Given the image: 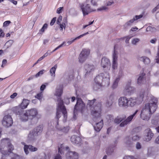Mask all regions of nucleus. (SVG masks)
I'll use <instances>...</instances> for the list:
<instances>
[{
	"mask_svg": "<svg viewBox=\"0 0 159 159\" xmlns=\"http://www.w3.org/2000/svg\"><path fill=\"white\" fill-rule=\"evenodd\" d=\"M0 146V151L3 155L2 159H22L20 156L12 152L14 147L8 138L2 139Z\"/></svg>",
	"mask_w": 159,
	"mask_h": 159,
	"instance_id": "obj_1",
	"label": "nucleus"
},
{
	"mask_svg": "<svg viewBox=\"0 0 159 159\" xmlns=\"http://www.w3.org/2000/svg\"><path fill=\"white\" fill-rule=\"evenodd\" d=\"M158 100L153 97L149 102L145 104L141 112V118L143 120H148L152 114L153 113L157 108V103Z\"/></svg>",
	"mask_w": 159,
	"mask_h": 159,
	"instance_id": "obj_2",
	"label": "nucleus"
},
{
	"mask_svg": "<svg viewBox=\"0 0 159 159\" xmlns=\"http://www.w3.org/2000/svg\"><path fill=\"white\" fill-rule=\"evenodd\" d=\"M91 114L93 116V120L96 122L93 126L95 131L98 132L100 131L103 126V120L101 118L100 107L99 105L98 107L92 108Z\"/></svg>",
	"mask_w": 159,
	"mask_h": 159,
	"instance_id": "obj_3",
	"label": "nucleus"
},
{
	"mask_svg": "<svg viewBox=\"0 0 159 159\" xmlns=\"http://www.w3.org/2000/svg\"><path fill=\"white\" fill-rule=\"evenodd\" d=\"M58 152L61 154H64L66 152V157L67 159H78L79 158L78 154L75 152H72L69 150L68 147H65L63 144H61L58 146Z\"/></svg>",
	"mask_w": 159,
	"mask_h": 159,
	"instance_id": "obj_4",
	"label": "nucleus"
},
{
	"mask_svg": "<svg viewBox=\"0 0 159 159\" xmlns=\"http://www.w3.org/2000/svg\"><path fill=\"white\" fill-rule=\"evenodd\" d=\"M95 83L97 84L98 87L101 86L104 83V86H108L110 84V77L107 72L101 73L96 76L94 79Z\"/></svg>",
	"mask_w": 159,
	"mask_h": 159,
	"instance_id": "obj_5",
	"label": "nucleus"
},
{
	"mask_svg": "<svg viewBox=\"0 0 159 159\" xmlns=\"http://www.w3.org/2000/svg\"><path fill=\"white\" fill-rule=\"evenodd\" d=\"M145 94V91L142 89L137 97H130L128 98V107H134L137 104H139L143 101Z\"/></svg>",
	"mask_w": 159,
	"mask_h": 159,
	"instance_id": "obj_6",
	"label": "nucleus"
},
{
	"mask_svg": "<svg viewBox=\"0 0 159 159\" xmlns=\"http://www.w3.org/2000/svg\"><path fill=\"white\" fill-rule=\"evenodd\" d=\"M38 113L36 109L32 108L25 111L19 115V117L22 121H26L29 119L32 120L35 117Z\"/></svg>",
	"mask_w": 159,
	"mask_h": 159,
	"instance_id": "obj_7",
	"label": "nucleus"
},
{
	"mask_svg": "<svg viewBox=\"0 0 159 159\" xmlns=\"http://www.w3.org/2000/svg\"><path fill=\"white\" fill-rule=\"evenodd\" d=\"M138 111V110H136L132 115L129 116L126 119V116H117L115 118L114 120V122L119 124L124 120L120 124V126L121 127H124L125 126L130 123Z\"/></svg>",
	"mask_w": 159,
	"mask_h": 159,
	"instance_id": "obj_8",
	"label": "nucleus"
},
{
	"mask_svg": "<svg viewBox=\"0 0 159 159\" xmlns=\"http://www.w3.org/2000/svg\"><path fill=\"white\" fill-rule=\"evenodd\" d=\"M58 105L57 108L56 118L57 120L61 117L62 112L64 118H67V114L66 109L63 105V101L61 99L58 100Z\"/></svg>",
	"mask_w": 159,
	"mask_h": 159,
	"instance_id": "obj_9",
	"label": "nucleus"
},
{
	"mask_svg": "<svg viewBox=\"0 0 159 159\" xmlns=\"http://www.w3.org/2000/svg\"><path fill=\"white\" fill-rule=\"evenodd\" d=\"M30 102L29 100L23 99L22 103L19 106L12 108L13 111L16 114L20 115L25 111L24 109L26 108Z\"/></svg>",
	"mask_w": 159,
	"mask_h": 159,
	"instance_id": "obj_10",
	"label": "nucleus"
},
{
	"mask_svg": "<svg viewBox=\"0 0 159 159\" xmlns=\"http://www.w3.org/2000/svg\"><path fill=\"white\" fill-rule=\"evenodd\" d=\"M85 108V105L82 100L80 98L77 99V102L75 104L74 111V118L76 117V112L78 110L81 111L82 112Z\"/></svg>",
	"mask_w": 159,
	"mask_h": 159,
	"instance_id": "obj_11",
	"label": "nucleus"
},
{
	"mask_svg": "<svg viewBox=\"0 0 159 159\" xmlns=\"http://www.w3.org/2000/svg\"><path fill=\"white\" fill-rule=\"evenodd\" d=\"M2 124L6 127H9L13 124V120L11 116L9 114L5 115L2 120Z\"/></svg>",
	"mask_w": 159,
	"mask_h": 159,
	"instance_id": "obj_12",
	"label": "nucleus"
},
{
	"mask_svg": "<svg viewBox=\"0 0 159 159\" xmlns=\"http://www.w3.org/2000/svg\"><path fill=\"white\" fill-rule=\"evenodd\" d=\"M131 84V81L129 80L125 86L123 90V93L125 95H130L131 93H133L134 91V88L130 86Z\"/></svg>",
	"mask_w": 159,
	"mask_h": 159,
	"instance_id": "obj_13",
	"label": "nucleus"
},
{
	"mask_svg": "<svg viewBox=\"0 0 159 159\" xmlns=\"http://www.w3.org/2000/svg\"><path fill=\"white\" fill-rule=\"evenodd\" d=\"M117 60L118 52L115 50V46H114L112 55V69L113 70L117 69L118 66Z\"/></svg>",
	"mask_w": 159,
	"mask_h": 159,
	"instance_id": "obj_14",
	"label": "nucleus"
},
{
	"mask_svg": "<svg viewBox=\"0 0 159 159\" xmlns=\"http://www.w3.org/2000/svg\"><path fill=\"white\" fill-rule=\"evenodd\" d=\"M90 53V51L88 49H84L81 52L79 57V61L80 63L84 62Z\"/></svg>",
	"mask_w": 159,
	"mask_h": 159,
	"instance_id": "obj_15",
	"label": "nucleus"
},
{
	"mask_svg": "<svg viewBox=\"0 0 159 159\" xmlns=\"http://www.w3.org/2000/svg\"><path fill=\"white\" fill-rule=\"evenodd\" d=\"M128 104V98L125 96L121 97L118 99V106L120 107L127 108Z\"/></svg>",
	"mask_w": 159,
	"mask_h": 159,
	"instance_id": "obj_16",
	"label": "nucleus"
},
{
	"mask_svg": "<svg viewBox=\"0 0 159 159\" xmlns=\"http://www.w3.org/2000/svg\"><path fill=\"white\" fill-rule=\"evenodd\" d=\"M145 135L143 138L144 141L148 142L151 140L153 137L154 134L150 129L148 128L145 130Z\"/></svg>",
	"mask_w": 159,
	"mask_h": 159,
	"instance_id": "obj_17",
	"label": "nucleus"
},
{
	"mask_svg": "<svg viewBox=\"0 0 159 159\" xmlns=\"http://www.w3.org/2000/svg\"><path fill=\"white\" fill-rule=\"evenodd\" d=\"M111 63L110 60L107 57H104L101 59V65L103 68L110 66Z\"/></svg>",
	"mask_w": 159,
	"mask_h": 159,
	"instance_id": "obj_18",
	"label": "nucleus"
},
{
	"mask_svg": "<svg viewBox=\"0 0 159 159\" xmlns=\"http://www.w3.org/2000/svg\"><path fill=\"white\" fill-rule=\"evenodd\" d=\"M28 149H29L30 151L32 152L36 151L38 150V149L37 148L34 147L32 145H25L24 148V149L25 153L26 155L28 154L29 153Z\"/></svg>",
	"mask_w": 159,
	"mask_h": 159,
	"instance_id": "obj_19",
	"label": "nucleus"
},
{
	"mask_svg": "<svg viewBox=\"0 0 159 159\" xmlns=\"http://www.w3.org/2000/svg\"><path fill=\"white\" fill-rule=\"evenodd\" d=\"M84 67L86 71V75L93 72L95 69L94 66L92 64H86L85 65Z\"/></svg>",
	"mask_w": 159,
	"mask_h": 159,
	"instance_id": "obj_20",
	"label": "nucleus"
},
{
	"mask_svg": "<svg viewBox=\"0 0 159 159\" xmlns=\"http://www.w3.org/2000/svg\"><path fill=\"white\" fill-rule=\"evenodd\" d=\"M96 99H93L92 100H89L88 101V104L87 105V107H90V110H91V112L92 111V108H95L96 107H98L99 106V105L100 106V109L101 111V104L100 103H98L97 105H95V106H93V105L94 103V102L96 101Z\"/></svg>",
	"mask_w": 159,
	"mask_h": 159,
	"instance_id": "obj_21",
	"label": "nucleus"
},
{
	"mask_svg": "<svg viewBox=\"0 0 159 159\" xmlns=\"http://www.w3.org/2000/svg\"><path fill=\"white\" fill-rule=\"evenodd\" d=\"M71 142L73 144H79L81 143V139L78 136L73 135L70 138Z\"/></svg>",
	"mask_w": 159,
	"mask_h": 159,
	"instance_id": "obj_22",
	"label": "nucleus"
},
{
	"mask_svg": "<svg viewBox=\"0 0 159 159\" xmlns=\"http://www.w3.org/2000/svg\"><path fill=\"white\" fill-rule=\"evenodd\" d=\"M38 135L33 130L30 131L28 135V139L31 141L35 140Z\"/></svg>",
	"mask_w": 159,
	"mask_h": 159,
	"instance_id": "obj_23",
	"label": "nucleus"
},
{
	"mask_svg": "<svg viewBox=\"0 0 159 159\" xmlns=\"http://www.w3.org/2000/svg\"><path fill=\"white\" fill-rule=\"evenodd\" d=\"M63 93V86L60 85L59 87H57L55 95L58 97H60L61 96Z\"/></svg>",
	"mask_w": 159,
	"mask_h": 159,
	"instance_id": "obj_24",
	"label": "nucleus"
},
{
	"mask_svg": "<svg viewBox=\"0 0 159 159\" xmlns=\"http://www.w3.org/2000/svg\"><path fill=\"white\" fill-rule=\"evenodd\" d=\"M145 75V73L143 72L140 74L139 77L137 80V82L138 84H140L143 83Z\"/></svg>",
	"mask_w": 159,
	"mask_h": 159,
	"instance_id": "obj_25",
	"label": "nucleus"
},
{
	"mask_svg": "<svg viewBox=\"0 0 159 159\" xmlns=\"http://www.w3.org/2000/svg\"><path fill=\"white\" fill-rule=\"evenodd\" d=\"M124 142L125 146L126 147H129L130 145L132 144L131 138H130L129 137H127L125 138Z\"/></svg>",
	"mask_w": 159,
	"mask_h": 159,
	"instance_id": "obj_26",
	"label": "nucleus"
},
{
	"mask_svg": "<svg viewBox=\"0 0 159 159\" xmlns=\"http://www.w3.org/2000/svg\"><path fill=\"white\" fill-rule=\"evenodd\" d=\"M43 129V128L42 126H39L34 128L33 131L38 135L42 132Z\"/></svg>",
	"mask_w": 159,
	"mask_h": 159,
	"instance_id": "obj_27",
	"label": "nucleus"
},
{
	"mask_svg": "<svg viewBox=\"0 0 159 159\" xmlns=\"http://www.w3.org/2000/svg\"><path fill=\"white\" fill-rule=\"evenodd\" d=\"M89 34L88 32H87L86 33H84L83 34H82L77 37L75 38L74 39H73L72 40L70 41H68L67 42V43L68 44V45H69L70 44H71L73 42H74L75 40H77L78 39H79L81 38V37H83L84 36H85V35L88 34Z\"/></svg>",
	"mask_w": 159,
	"mask_h": 159,
	"instance_id": "obj_28",
	"label": "nucleus"
},
{
	"mask_svg": "<svg viewBox=\"0 0 159 159\" xmlns=\"http://www.w3.org/2000/svg\"><path fill=\"white\" fill-rule=\"evenodd\" d=\"M57 68V64L55 65L53 67L51 68L50 70V74L52 76L55 77V72L56 71V69Z\"/></svg>",
	"mask_w": 159,
	"mask_h": 159,
	"instance_id": "obj_29",
	"label": "nucleus"
},
{
	"mask_svg": "<svg viewBox=\"0 0 159 159\" xmlns=\"http://www.w3.org/2000/svg\"><path fill=\"white\" fill-rule=\"evenodd\" d=\"M115 149V147L114 145L110 146L106 149V153L107 154L110 155L113 152Z\"/></svg>",
	"mask_w": 159,
	"mask_h": 159,
	"instance_id": "obj_30",
	"label": "nucleus"
},
{
	"mask_svg": "<svg viewBox=\"0 0 159 159\" xmlns=\"http://www.w3.org/2000/svg\"><path fill=\"white\" fill-rule=\"evenodd\" d=\"M139 60L143 62L145 64H148L150 62V59L147 57H140Z\"/></svg>",
	"mask_w": 159,
	"mask_h": 159,
	"instance_id": "obj_31",
	"label": "nucleus"
},
{
	"mask_svg": "<svg viewBox=\"0 0 159 159\" xmlns=\"http://www.w3.org/2000/svg\"><path fill=\"white\" fill-rule=\"evenodd\" d=\"M120 80L119 78H116L114 81L112 86V88L113 89H115L117 88L118 86V83Z\"/></svg>",
	"mask_w": 159,
	"mask_h": 159,
	"instance_id": "obj_32",
	"label": "nucleus"
},
{
	"mask_svg": "<svg viewBox=\"0 0 159 159\" xmlns=\"http://www.w3.org/2000/svg\"><path fill=\"white\" fill-rule=\"evenodd\" d=\"M134 20L133 19L127 22L124 25V27L125 29H126L128 27L131 26L132 23L134 22Z\"/></svg>",
	"mask_w": 159,
	"mask_h": 159,
	"instance_id": "obj_33",
	"label": "nucleus"
},
{
	"mask_svg": "<svg viewBox=\"0 0 159 159\" xmlns=\"http://www.w3.org/2000/svg\"><path fill=\"white\" fill-rule=\"evenodd\" d=\"M155 63H159V45L157 48V51L156 56L154 60Z\"/></svg>",
	"mask_w": 159,
	"mask_h": 159,
	"instance_id": "obj_34",
	"label": "nucleus"
},
{
	"mask_svg": "<svg viewBox=\"0 0 159 159\" xmlns=\"http://www.w3.org/2000/svg\"><path fill=\"white\" fill-rule=\"evenodd\" d=\"M35 97L39 100H41L43 97V92H41L39 93L35 96Z\"/></svg>",
	"mask_w": 159,
	"mask_h": 159,
	"instance_id": "obj_35",
	"label": "nucleus"
},
{
	"mask_svg": "<svg viewBox=\"0 0 159 159\" xmlns=\"http://www.w3.org/2000/svg\"><path fill=\"white\" fill-rule=\"evenodd\" d=\"M156 30L155 28L153 27H152L151 26H148L146 29V31L147 32L151 31L152 32H155Z\"/></svg>",
	"mask_w": 159,
	"mask_h": 159,
	"instance_id": "obj_36",
	"label": "nucleus"
},
{
	"mask_svg": "<svg viewBox=\"0 0 159 159\" xmlns=\"http://www.w3.org/2000/svg\"><path fill=\"white\" fill-rule=\"evenodd\" d=\"M59 25L60 27V30L61 31H62L63 28L64 29H65L66 25V24L64 22H62L61 24V23H60V24H58Z\"/></svg>",
	"mask_w": 159,
	"mask_h": 159,
	"instance_id": "obj_37",
	"label": "nucleus"
},
{
	"mask_svg": "<svg viewBox=\"0 0 159 159\" xmlns=\"http://www.w3.org/2000/svg\"><path fill=\"white\" fill-rule=\"evenodd\" d=\"M115 98V95L114 93H111L109 96L108 100L113 102Z\"/></svg>",
	"mask_w": 159,
	"mask_h": 159,
	"instance_id": "obj_38",
	"label": "nucleus"
},
{
	"mask_svg": "<svg viewBox=\"0 0 159 159\" xmlns=\"http://www.w3.org/2000/svg\"><path fill=\"white\" fill-rule=\"evenodd\" d=\"M47 157L45 154L43 156L39 155L38 156L34 158V159H47Z\"/></svg>",
	"mask_w": 159,
	"mask_h": 159,
	"instance_id": "obj_39",
	"label": "nucleus"
},
{
	"mask_svg": "<svg viewBox=\"0 0 159 159\" xmlns=\"http://www.w3.org/2000/svg\"><path fill=\"white\" fill-rule=\"evenodd\" d=\"M47 27L48 24L46 23H45L43 25L41 29L39 31H41L42 33L44 32L45 31V30L47 29Z\"/></svg>",
	"mask_w": 159,
	"mask_h": 159,
	"instance_id": "obj_40",
	"label": "nucleus"
},
{
	"mask_svg": "<svg viewBox=\"0 0 159 159\" xmlns=\"http://www.w3.org/2000/svg\"><path fill=\"white\" fill-rule=\"evenodd\" d=\"M45 71V70H42L40 71L39 72H38L35 75V77L36 78H37L40 75H42L44 72Z\"/></svg>",
	"mask_w": 159,
	"mask_h": 159,
	"instance_id": "obj_41",
	"label": "nucleus"
},
{
	"mask_svg": "<svg viewBox=\"0 0 159 159\" xmlns=\"http://www.w3.org/2000/svg\"><path fill=\"white\" fill-rule=\"evenodd\" d=\"M140 138V136L137 135H134L132 138V139L133 141L139 140Z\"/></svg>",
	"mask_w": 159,
	"mask_h": 159,
	"instance_id": "obj_42",
	"label": "nucleus"
},
{
	"mask_svg": "<svg viewBox=\"0 0 159 159\" xmlns=\"http://www.w3.org/2000/svg\"><path fill=\"white\" fill-rule=\"evenodd\" d=\"M123 75V70L121 69L120 70L118 76L116 78H119L120 80V78Z\"/></svg>",
	"mask_w": 159,
	"mask_h": 159,
	"instance_id": "obj_43",
	"label": "nucleus"
},
{
	"mask_svg": "<svg viewBox=\"0 0 159 159\" xmlns=\"http://www.w3.org/2000/svg\"><path fill=\"white\" fill-rule=\"evenodd\" d=\"M108 8L106 6H103L101 7L100 8H98L97 9L98 11H106L107 10Z\"/></svg>",
	"mask_w": 159,
	"mask_h": 159,
	"instance_id": "obj_44",
	"label": "nucleus"
},
{
	"mask_svg": "<svg viewBox=\"0 0 159 159\" xmlns=\"http://www.w3.org/2000/svg\"><path fill=\"white\" fill-rule=\"evenodd\" d=\"M113 102L108 99L106 102V105L107 107H109L112 105Z\"/></svg>",
	"mask_w": 159,
	"mask_h": 159,
	"instance_id": "obj_45",
	"label": "nucleus"
},
{
	"mask_svg": "<svg viewBox=\"0 0 159 159\" xmlns=\"http://www.w3.org/2000/svg\"><path fill=\"white\" fill-rule=\"evenodd\" d=\"M143 16L142 15H136L134 17L133 19L134 20V21L138 20V19L142 18Z\"/></svg>",
	"mask_w": 159,
	"mask_h": 159,
	"instance_id": "obj_46",
	"label": "nucleus"
},
{
	"mask_svg": "<svg viewBox=\"0 0 159 159\" xmlns=\"http://www.w3.org/2000/svg\"><path fill=\"white\" fill-rule=\"evenodd\" d=\"M139 39L138 38H135L133 39L132 43L134 45H136V43L139 41Z\"/></svg>",
	"mask_w": 159,
	"mask_h": 159,
	"instance_id": "obj_47",
	"label": "nucleus"
},
{
	"mask_svg": "<svg viewBox=\"0 0 159 159\" xmlns=\"http://www.w3.org/2000/svg\"><path fill=\"white\" fill-rule=\"evenodd\" d=\"M65 42H63V43L61 44H60V45H59V46H58V47H57V48H56L54 50V51H56V50H57L58 49H59V48H61L63 46H64L65 45H65Z\"/></svg>",
	"mask_w": 159,
	"mask_h": 159,
	"instance_id": "obj_48",
	"label": "nucleus"
},
{
	"mask_svg": "<svg viewBox=\"0 0 159 159\" xmlns=\"http://www.w3.org/2000/svg\"><path fill=\"white\" fill-rule=\"evenodd\" d=\"M9 102V101L7 100H4L2 102H0V107L5 105Z\"/></svg>",
	"mask_w": 159,
	"mask_h": 159,
	"instance_id": "obj_49",
	"label": "nucleus"
},
{
	"mask_svg": "<svg viewBox=\"0 0 159 159\" xmlns=\"http://www.w3.org/2000/svg\"><path fill=\"white\" fill-rule=\"evenodd\" d=\"M136 148L137 149H140L141 148L142 146L141 144L139 142H137L136 144Z\"/></svg>",
	"mask_w": 159,
	"mask_h": 159,
	"instance_id": "obj_50",
	"label": "nucleus"
},
{
	"mask_svg": "<svg viewBox=\"0 0 159 159\" xmlns=\"http://www.w3.org/2000/svg\"><path fill=\"white\" fill-rule=\"evenodd\" d=\"M151 123L154 125L156 126L158 124V121L157 120H152Z\"/></svg>",
	"mask_w": 159,
	"mask_h": 159,
	"instance_id": "obj_51",
	"label": "nucleus"
},
{
	"mask_svg": "<svg viewBox=\"0 0 159 159\" xmlns=\"http://www.w3.org/2000/svg\"><path fill=\"white\" fill-rule=\"evenodd\" d=\"M63 7H60L58 8L57 10V13L58 14H60L61 12L63 9Z\"/></svg>",
	"mask_w": 159,
	"mask_h": 159,
	"instance_id": "obj_52",
	"label": "nucleus"
},
{
	"mask_svg": "<svg viewBox=\"0 0 159 159\" xmlns=\"http://www.w3.org/2000/svg\"><path fill=\"white\" fill-rule=\"evenodd\" d=\"M97 84L95 83L94 84L93 86V89L95 90H97L98 89H99L101 86H99L98 87V85Z\"/></svg>",
	"mask_w": 159,
	"mask_h": 159,
	"instance_id": "obj_53",
	"label": "nucleus"
},
{
	"mask_svg": "<svg viewBox=\"0 0 159 159\" xmlns=\"http://www.w3.org/2000/svg\"><path fill=\"white\" fill-rule=\"evenodd\" d=\"M56 17H54L51 20V21L50 22V25H51L52 26L54 25V23H55V21H56Z\"/></svg>",
	"mask_w": 159,
	"mask_h": 159,
	"instance_id": "obj_54",
	"label": "nucleus"
},
{
	"mask_svg": "<svg viewBox=\"0 0 159 159\" xmlns=\"http://www.w3.org/2000/svg\"><path fill=\"white\" fill-rule=\"evenodd\" d=\"M62 19V16L60 15L59 17L57 20V24H60L61 21Z\"/></svg>",
	"mask_w": 159,
	"mask_h": 159,
	"instance_id": "obj_55",
	"label": "nucleus"
},
{
	"mask_svg": "<svg viewBox=\"0 0 159 159\" xmlns=\"http://www.w3.org/2000/svg\"><path fill=\"white\" fill-rule=\"evenodd\" d=\"M5 34L2 30L0 29V37L3 38Z\"/></svg>",
	"mask_w": 159,
	"mask_h": 159,
	"instance_id": "obj_56",
	"label": "nucleus"
},
{
	"mask_svg": "<svg viewBox=\"0 0 159 159\" xmlns=\"http://www.w3.org/2000/svg\"><path fill=\"white\" fill-rule=\"evenodd\" d=\"M152 147H149L148 149V154L149 156H150L151 154V151L152 149Z\"/></svg>",
	"mask_w": 159,
	"mask_h": 159,
	"instance_id": "obj_57",
	"label": "nucleus"
},
{
	"mask_svg": "<svg viewBox=\"0 0 159 159\" xmlns=\"http://www.w3.org/2000/svg\"><path fill=\"white\" fill-rule=\"evenodd\" d=\"M11 21L9 20H7L5 21L3 23V26H6L8 25L10 23H11Z\"/></svg>",
	"mask_w": 159,
	"mask_h": 159,
	"instance_id": "obj_58",
	"label": "nucleus"
},
{
	"mask_svg": "<svg viewBox=\"0 0 159 159\" xmlns=\"http://www.w3.org/2000/svg\"><path fill=\"white\" fill-rule=\"evenodd\" d=\"M46 86L44 84H42L40 88V90L41 92H43V91L45 89Z\"/></svg>",
	"mask_w": 159,
	"mask_h": 159,
	"instance_id": "obj_59",
	"label": "nucleus"
},
{
	"mask_svg": "<svg viewBox=\"0 0 159 159\" xmlns=\"http://www.w3.org/2000/svg\"><path fill=\"white\" fill-rule=\"evenodd\" d=\"M123 159H133V157L132 156H126L124 157Z\"/></svg>",
	"mask_w": 159,
	"mask_h": 159,
	"instance_id": "obj_60",
	"label": "nucleus"
},
{
	"mask_svg": "<svg viewBox=\"0 0 159 159\" xmlns=\"http://www.w3.org/2000/svg\"><path fill=\"white\" fill-rule=\"evenodd\" d=\"M157 41V39L156 38H154L153 39H151L150 41V42L153 44H155Z\"/></svg>",
	"mask_w": 159,
	"mask_h": 159,
	"instance_id": "obj_61",
	"label": "nucleus"
},
{
	"mask_svg": "<svg viewBox=\"0 0 159 159\" xmlns=\"http://www.w3.org/2000/svg\"><path fill=\"white\" fill-rule=\"evenodd\" d=\"M159 8V3L158 4L157 6L155 7L152 10V12H155Z\"/></svg>",
	"mask_w": 159,
	"mask_h": 159,
	"instance_id": "obj_62",
	"label": "nucleus"
},
{
	"mask_svg": "<svg viewBox=\"0 0 159 159\" xmlns=\"http://www.w3.org/2000/svg\"><path fill=\"white\" fill-rule=\"evenodd\" d=\"M54 159H61V156L59 154H57L55 157Z\"/></svg>",
	"mask_w": 159,
	"mask_h": 159,
	"instance_id": "obj_63",
	"label": "nucleus"
},
{
	"mask_svg": "<svg viewBox=\"0 0 159 159\" xmlns=\"http://www.w3.org/2000/svg\"><path fill=\"white\" fill-rule=\"evenodd\" d=\"M155 142L157 144H159V135L155 139Z\"/></svg>",
	"mask_w": 159,
	"mask_h": 159,
	"instance_id": "obj_64",
	"label": "nucleus"
}]
</instances>
